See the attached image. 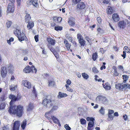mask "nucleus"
<instances>
[{"instance_id": "24", "label": "nucleus", "mask_w": 130, "mask_h": 130, "mask_svg": "<svg viewBox=\"0 0 130 130\" xmlns=\"http://www.w3.org/2000/svg\"><path fill=\"white\" fill-rule=\"evenodd\" d=\"M23 71L25 73H29L31 71V68L29 66L26 67L23 70Z\"/></svg>"}, {"instance_id": "57", "label": "nucleus", "mask_w": 130, "mask_h": 130, "mask_svg": "<svg viewBox=\"0 0 130 130\" xmlns=\"http://www.w3.org/2000/svg\"><path fill=\"white\" fill-rule=\"evenodd\" d=\"M58 108V107L57 106H54L53 107L51 110L52 111L55 110H57Z\"/></svg>"}, {"instance_id": "40", "label": "nucleus", "mask_w": 130, "mask_h": 130, "mask_svg": "<svg viewBox=\"0 0 130 130\" xmlns=\"http://www.w3.org/2000/svg\"><path fill=\"white\" fill-rule=\"evenodd\" d=\"M31 71L33 73H36L37 72V70L34 65H32L31 67Z\"/></svg>"}, {"instance_id": "9", "label": "nucleus", "mask_w": 130, "mask_h": 130, "mask_svg": "<svg viewBox=\"0 0 130 130\" xmlns=\"http://www.w3.org/2000/svg\"><path fill=\"white\" fill-rule=\"evenodd\" d=\"M38 0H29L27 2V4L28 5H32L34 6L37 8L38 6Z\"/></svg>"}, {"instance_id": "4", "label": "nucleus", "mask_w": 130, "mask_h": 130, "mask_svg": "<svg viewBox=\"0 0 130 130\" xmlns=\"http://www.w3.org/2000/svg\"><path fill=\"white\" fill-rule=\"evenodd\" d=\"M96 100L97 101L101 102L102 104L106 105H107L108 103V100L106 97L102 95L97 96L96 98Z\"/></svg>"}, {"instance_id": "54", "label": "nucleus", "mask_w": 130, "mask_h": 130, "mask_svg": "<svg viewBox=\"0 0 130 130\" xmlns=\"http://www.w3.org/2000/svg\"><path fill=\"white\" fill-rule=\"evenodd\" d=\"M22 51L23 56L24 55H25L28 53L27 50H23Z\"/></svg>"}, {"instance_id": "32", "label": "nucleus", "mask_w": 130, "mask_h": 130, "mask_svg": "<svg viewBox=\"0 0 130 130\" xmlns=\"http://www.w3.org/2000/svg\"><path fill=\"white\" fill-rule=\"evenodd\" d=\"M17 86H14V85H11L9 87L10 90L11 91H14L16 89Z\"/></svg>"}, {"instance_id": "2", "label": "nucleus", "mask_w": 130, "mask_h": 130, "mask_svg": "<svg viewBox=\"0 0 130 130\" xmlns=\"http://www.w3.org/2000/svg\"><path fill=\"white\" fill-rule=\"evenodd\" d=\"M13 32L15 35L17 37L19 41L20 42L24 40H26V39H27L25 34L23 32H21L20 29L16 28L15 30L13 31Z\"/></svg>"}, {"instance_id": "60", "label": "nucleus", "mask_w": 130, "mask_h": 130, "mask_svg": "<svg viewBox=\"0 0 130 130\" xmlns=\"http://www.w3.org/2000/svg\"><path fill=\"white\" fill-rule=\"evenodd\" d=\"M123 54L121 55V56L123 57V59L125 58L126 57V53L125 51H123Z\"/></svg>"}, {"instance_id": "29", "label": "nucleus", "mask_w": 130, "mask_h": 130, "mask_svg": "<svg viewBox=\"0 0 130 130\" xmlns=\"http://www.w3.org/2000/svg\"><path fill=\"white\" fill-rule=\"evenodd\" d=\"M68 22L70 26L73 27L75 25V22L73 21L71 19H69L68 21Z\"/></svg>"}, {"instance_id": "46", "label": "nucleus", "mask_w": 130, "mask_h": 130, "mask_svg": "<svg viewBox=\"0 0 130 130\" xmlns=\"http://www.w3.org/2000/svg\"><path fill=\"white\" fill-rule=\"evenodd\" d=\"M14 40V38L13 37H11L9 40H7V43L9 45L11 44V42H13Z\"/></svg>"}, {"instance_id": "22", "label": "nucleus", "mask_w": 130, "mask_h": 130, "mask_svg": "<svg viewBox=\"0 0 130 130\" xmlns=\"http://www.w3.org/2000/svg\"><path fill=\"white\" fill-rule=\"evenodd\" d=\"M26 15L25 17V22L26 23H27L30 21V20L31 19V17L29 14L26 13Z\"/></svg>"}, {"instance_id": "45", "label": "nucleus", "mask_w": 130, "mask_h": 130, "mask_svg": "<svg viewBox=\"0 0 130 130\" xmlns=\"http://www.w3.org/2000/svg\"><path fill=\"white\" fill-rule=\"evenodd\" d=\"M92 70L93 72L94 73H97L99 72L98 69L94 67H93Z\"/></svg>"}, {"instance_id": "27", "label": "nucleus", "mask_w": 130, "mask_h": 130, "mask_svg": "<svg viewBox=\"0 0 130 130\" xmlns=\"http://www.w3.org/2000/svg\"><path fill=\"white\" fill-rule=\"evenodd\" d=\"M27 121L25 119L22 122L21 124V127L23 129H24L26 125Z\"/></svg>"}, {"instance_id": "13", "label": "nucleus", "mask_w": 130, "mask_h": 130, "mask_svg": "<svg viewBox=\"0 0 130 130\" xmlns=\"http://www.w3.org/2000/svg\"><path fill=\"white\" fill-rule=\"evenodd\" d=\"M20 125V122L19 121H15L12 128V130H19Z\"/></svg>"}, {"instance_id": "42", "label": "nucleus", "mask_w": 130, "mask_h": 130, "mask_svg": "<svg viewBox=\"0 0 130 130\" xmlns=\"http://www.w3.org/2000/svg\"><path fill=\"white\" fill-rule=\"evenodd\" d=\"M12 24V22L11 21H8L6 23L7 27L9 28L10 27Z\"/></svg>"}, {"instance_id": "44", "label": "nucleus", "mask_w": 130, "mask_h": 130, "mask_svg": "<svg viewBox=\"0 0 130 130\" xmlns=\"http://www.w3.org/2000/svg\"><path fill=\"white\" fill-rule=\"evenodd\" d=\"M6 106V104L5 103H1L0 104V109H4Z\"/></svg>"}, {"instance_id": "48", "label": "nucleus", "mask_w": 130, "mask_h": 130, "mask_svg": "<svg viewBox=\"0 0 130 130\" xmlns=\"http://www.w3.org/2000/svg\"><path fill=\"white\" fill-rule=\"evenodd\" d=\"M64 127L66 130H71V127L67 124L64 125Z\"/></svg>"}, {"instance_id": "30", "label": "nucleus", "mask_w": 130, "mask_h": 130, "mask_svg": "<svg viewBox=\"0 0 130 130\" xmlns=\"http://www.w3.org/2000/svg\"><path fill=\"white\" fill-rule=\"evenodd\" d=\"M94 125V123H92L91 122H89L88 124L87 127V129L88 130H92V129L91 128L93 127Z\"/></svg>"}, {"instance_id": "5", "label": "nucleus", "mask_w": 130, "mask_h": 130, "mask_svg": "<svg viewBox=\"0 0 130 130\" xmlns=\"http://www.w3.org/2000/svg\"><path fill=\"white\" fill-rule=\"evenodd\" d=\"M42 104L43 106L46 108H50L52 106V104L51 99L44 98L43 99Z\"/></svg>"}, {"instance_id": "35", "label": "nucleus", "mask_w": 130, "mask_h": 130, "mask_svg": "<svg viewBox=\"0 0 130 130\" xmlns=\"http://www.w3.org/2000/svg\"><path fill=\"white\" fill-rule=\"evenodd\" d=\"M54 29L56 31L61 30L62 29V27L61 26H55Z\"/></svg>"}, {"instance_id": "39", "label": "nucleus", "mask_w": 130, "mask_h": 130, "mask_svg": "<svg viewBox=\"0 0 130 130\" xmlns=\"http://www.w3.org/2000/svg\"><path fill=\"white\" fill-rule=\"evenodd\" d=\"M53 54H54L55 57H56L57 60L58 61H60V58L59 57L58 54L57 53V52H55V53H54Z\"/></svg>"}, {"instance_id": "16", "label": "nucleus", "mask_w": 130, "mask_h": 130, "mask_svg": "<svg viewBox=\"0 0 130 130\" xmlns=\"http://www.w3.org/2000/svg\"><path fill=\"white\" fill-rule=\"evenodd\" d=\"M51 111L48 112H46L45 115V116L46 118H47L50 123H52V118L51 116H53L51 115Z\"/></svg>"}, {"instance_id": "56", "label": "nucleus", "mask_w": 130, "mask_h": 130, "mask_svg": "<svg viewBox=\"0 0 130 130\" xmlns=\"http://www.w3.org/2000/svg\"><path fill=\"white\" fill-rule=\"evenodd\" d=\"M95 79L96 81H98L99 82H101L102 81V79L101 78L99 79H98L97 78L98 77V76L97 75H95Z\"/></svg>"}, {"instance_id": "28", "label": "nucleus", "mask_w": 130, "mask_h": 130, "mask_svg": "<svg viewBox=\"0 0 130 130\" xmlns=\"http://www.w3.org/2000/svg\"><path fill=\"white\" fill-rule=\"evenodd\" d=\"M48 86H49L53 87L56 85L55 82L53 80H49L48 81Z\"/></svg>"}, {"instance_id": "52", "label": "nucleus", "mask_w": 130, "mask_h": 130, "mask_svg": "<svg viewBox=\"0 0 130 130\" xmlns=\"http://www.w3.org/2000/svg\"><path fill=\"white\" fill-rule=\"evenodd\" d=\"M97 20L99 24H101L102 22L101 19L100 17H98L97 19Z\"/></svg>"}, {"instance_id": "33", "label": "nucleus", "mask_w": 130, "mask_h": 130, "mask_svg": "<svg viewBox=\"0 0 130 130\" xmlns=\"http://www.w3.org/2000/svg\"><path fill=\"white\" fill-rule=\"evenodd\" d=\"M123 79V82L125 83L127 80L128 76L126 75H123L122 76Z\"/></svg>"}, {"instance_id": "11", "label": "nucleus", "mask_w": 130, "mask_h": 130, "mask_svg": "<svg viewBox=\"0 0 130 130\" xmlns=\"http://www.w3.org/2000/svg\"><path fill=\"white\" fill-rule=\"evenodd\" d=\"M127 25L126 23L124 20L119 21L118 23V25L119 28L120 29H123Z\"/></svg>"}, {"instance_id": "59", "label": "nucleus", "mask_w": 130, "mask_h": 130, "mask_svg": "<svg viewBox=\"0 0 130 130\" xmlns=\"http://www.w3.org/2000/svg\"><path fill=\"white\" fill-rule=\"evenodd\" d=\"M34 38L36 42H37L38 41V36L36 35L35 36Z\"/></svg>"}, {"instance_id": "55", "label": "nucleus", "mask_w": 130, "mask_h": 130, "mask_svg": "<svg viewBox=\"0 0 130 130\" xmlns=\"http://www.w3.org/2000/svg\"><path fill=\"white\" fill-rule=\"evenodd\" d=\"M22 97V96L21 95H19V94H18L17 97H16L17 101H18L19 100L21 99Z\"/></svg>"}, {"instance_id": "15", "label": "nucleus", "mask_w": 130, "mask_h": 130, "mask_svg": "<svg viewBox=\"0 0 130 130\" xmlns=\"http://www.w3.org/2000/svg\"><path fill=\"white\" fill-rule=\"evenodd\" d=\"M53 21L57 24L59 23L62 20V18L61 17H53Z\"/></svg>"}, {"instance_id": "61", "label": "nucleus", "mask_w": 130, "mask_h": 130, "mask_svg": "<svg viewBox=\"0 0 130 130\" xmlns=\"http://www.w3.org/2000/svg\"><path fill=\"white\" fill-rule=\"evenodd\" d=\"M67 84L66 85H67L69 86V85H70L71 84V81L69 79H68L66 82Z\"/></svg>"}, {"instance_id": "6", "label": "nucleus", "mask_w": 130, "mask_h": 130, "mask_svg": "<svg viewBox=\"0 0 130 130\" xmlns=\"http://www.w3.org/2000/svg\"><path fill=\"white\" fill-rule=\"evenodd\" d=\"M0 72L1 76L2 78H5L6 77L7 74L6 64L2 66L1 68Z\"/></svg>"}, {"instance_id": "62", "label": "nucleus", "mask_w": 130, "mask_h": 130, "mask_svg": "<svg viewBox=\"0 0 130 130\" xmlns=\"http://www.w3.org/2000/svg\"><path fill=\"white\" fill-rule=\"evenodd\" d=\"M123 118L124 119L125 121H126L128 118L127 115H123Z\"/></svg>"}, {"instance_id": "19", "label": "nucleus", "mask_w": 130, "mask_h": 130, "mask_svg": "<svg viewBox=\"0 0 130 130\" xmlns=\"http://www.w3.org/2000/svg\"><path fill=\"white\" fill-rule=\"evenodd\" d=\"M34 104L31 102H30L27 107V110L28 111H31L34 108Z\"/></svg>"}, {"instance_id": "18", "label": "nucleus", "mask_w": 130, "mask_h": 130, "mask_svg": "<svg viewBox=\"0 0 130 130\" xmlns=\"http://www.w3.org/2000/svg\"><path fill=\"white\" fill-rule=\"evenodd\" d=\"M64 43L65 45V46L66 47L67 50L69 51L71 45L69 43L68 41L66 39H64Z\"/></svg>"}, {"instance_id": "41", "label": "nucleus", "mask_w": 130, "mask_h": 130, "mask_svg": "<svg viewBox=\"0 0 130 130\" xmlns=\"http://www.w3.org/2000/svg\"><path fill=\"white\" fill-rule=\"evenodd\" d=\"M14 67L13 65L11 64H10L8 66V69L9 70L10 72H12L13 71Z\"/></svg>"}, {"instance_id": "64", "label": "nucleus", "mask_w": 130, "mask_h": 130, "mask_svg": "<svg viewBox=\"0 0 130 130\" xmlns=\"http://www.w3.org/2000/svg\"><path fill=\"white\" fill-rule=\"evenodd\" d=\"M108 116L109 118L110 119L112 120L113 119V116L112 115V114H108Z\"/></svg>"}, {"instance_id": "14", "label": "nucleus", "mask_w": 130, "mask_h": 130, "mask_svg": "<svg viewBox=\"0 0 130 130\" xmlns=\"http://www.w3.org/2000/svg\"><path fill=\"white\" fill-rule=\"evenodd\" d=\"M112 18L114 22H118L120 19L119 15L117 13H114L112 16Z\"/></svg>"}, {"instance_id": "12", "label": "nucleus", "mask_w": 130, "mask_h": 130, "mask_svg": "<svg viewBox=\"0 0 130 130\" xmlns=\"http://www.w3.org/2000/svg\"><path fill=\"white\" fill-rule=\"evenodd\" d=\"M85 7V5L84 2H79L77 4L75 9L77 10H79L84 8Z\"/></svg>"}, {"instance_id": "7", "label": "nucleus", "mask_w": 130, "mask_h": 130, "mask_svg": "<svg viewBox=\"0 0 130 130\" xmlns=\"http://www.w3.org/2000/svg\"><path fill=\"white\" fill-rule=\"evenodd\" d=\"M14 3L10 2L9 3L7 9V13L13 12H14L15 8V6L14 5Z\"/></svg>"}, {"instance_id": "43", "label": "nucleus", "mask_w": 130, "mask_h": 130, "mask_svg": "<svg viewBox=\"0 0 130 130\" xmlns=\"http://www.w3.org/2000/svg\"><path fill=\"white\" fill-rule=\"evenodd\" d=\"M65 87L66 88V89L67 90L70 92H72L73 91V89L67 85H65Z\"/></svg>"}, {"instance_id": "31", "label": "nucleus", "mask_w": 130, "mask_h": 130, "mask_svg": "<svg viewBox=\"0 0 130 130\" xmlns=\"http://www.w3.org/2000/svg\"><path fill=\"white\" fill-rule=\"evenodd\" d=\"M54 122L55 123L57 124L59 121V120L56 117H54V116H51Z\"/></svg>"}, {"instance_id": "3", "label": "nucleus", "mask_w": 130, "mask_h": 130, "mask_svg": "<svg viewBox=\"0 0 130 130\" xmlns=\"http://www.w3.org/2000/svg\"><path fill=\"white\" fill-rule=\"evenodd\" d=\"M115 87L121 91L124 90V91L127 92L130 90V85L128 83H118L115 85Z\"/></svg>"}, {"instance_id": "58", "label": "nucleus", "mask_w": 130, "mask_h": 130, "mask_svg": "<svg viewBox=\"0 0 130 130\" xmlns=\"http://www.w3.org/2000/svg\"><path fill=\"white\" fill-rule=\"evenodd\" d=\"M104 4H108L109 3V0H102Z\"/></svg>"}, {"instance_id": "21", "label": "nucleus", "mask_w": 130, "mask_h": 130, "mask_svg": "<svg viewBox=\"0 0 130 130\" xmlns=\"http://www.w3.org/2000/svg\"><path fill=\"white\" fill-rule=\"evenodd\" d=\"M46 39L48 43L53 45H54L55 44V41L53 39L47 38Z\"/></svg>"}, {"instance_id": "53", "label": "nucleus", "mask_w": 130, "mask_h": 130, "mask_svg": "<svg viewBox=\"0 0 130 130\" xmlns=\"http://www.w3.org/2000/svg\"><path fill=\"white\" fill-rule=\"evenodd\" d=\"M97 30L98 31V33L99 34H101L103 32L102 29L100 27H99L98 28Z\"/></svg>"}, {"instance_id": "1", "label": "nucleus", "mask_w": 130, "mask_h": 130, "mask_svg": "<svg viewBox=\"0 0 130 130\" xmlns=\"http://www.w3.org/2000/svg\"><path fill=\"white\" fill-rule=\"evenodd\" d=\"M9 98L11 100L10 102V106L8 110L10 114L16 115L17 116L21 117L23 113V107L20 105L17 106L15 105L12 106L13 103L17 101L16 97L14 95H10Z\"/></svg>"}, {"instance_id": "47", "label": "nucleus", "mask_w": 130, "mask_h": 130, "mask_svg": "<svg viewBox=\"0 0 130 130\" xmlns=\"http://www.w3.org/2000/svg\"><path fill=\"white\" fill-rule=\"evenodd\" d=\"M80 121V122L81 123L82 125L85 124H86V121L83 118L81 119Z\"/></svg>"}, {"instance_id": "20", "label": "nucleus", "mask_w": 130, "mask_h": 130, "mask_svg": "<svg viewBox=\"0 0 130 130\" xmlns=\"http://www.w3.org/2000/svg\"><path fill=\"white\" fill-rule=\"evenodd\" d=\"M27 27L28 29L29 30L32 29L34 26V23L32 21H30L27 23Z\"/></svg>"}, {"instance_id": "36", "label": "nucleus", "mask_w": 130, "mask_h": 130, "mask_svg": "<svg viewBox=\"0 0 130 130\" xmlns=\"http://www.w3.org/2000/svg\"><path fill=\"white\" fill-rule=\"evenodd\" d=\"M82 75L83 78L86 79H88L89 77V75L85 73H82Z\"/></svg>"}, {"instance_id": "23", "label": "nucleus", "mask_w": 130, "mask_h": 130, "mask_svg": "<svg viewBox=\"0 0 130 130\" xmlns=\"http://www.w3.org/2000/svg\"><path fill=\"white\" fill-rule=\"evenodd\" d=\"M107 13L108 14H111L113 12V9L110 6H108L106 9Z\"/></svg>"}, {"instance_id": "51", "label": "nucleus", "mask_w": 130, "mask_h": 130, "mask_svg": "<svg viewBox=\"0 0 130 130\" xmlns=\"http://www.w3.org/2000/svg\"><path fill=\"white\" fill-rule=\"evenodd\" d=\"M99 112L102 115L104 114V111L103 107H101V109L99 110Z\"/></svg>"}, {"instance_id": "34", "label": "nucleus", "mask_w": 130, "mask_h": 130, "mask_svg": "<svg viewBox=\"0 0 130 130\" xmlns=\"http://www.w3.org/2000/svg\"><path fill=\"white\" fill-rule=\"evenodd\" d=\"M7 98L5 95L4 94L2 95L0 98V101L3 102L5 101L6 99Z\"/></svg>"}, {"instance_id": "25", "label": "nucleus", "mask_w": 130, "mask_h": 130, "mask_svg": "<svg viewBox=\"0 0 130 130\" xmlns=\"http://www.w3.org/2000/svg\"><path fill=\"white\" fill-rule=\"evenodd\" d=\"M98 57V53L97 52H96L92 54V58L93 61H95Z\"/></svg>"}, {"instance_id": "8", "label": "nucleus", "mask_w": 130, "mask_h": 130, "mask_svg": "<svg viewBox=\"0 0 130 130\" xmlns=\"http://www.w3.org/2000/svg\"><path fill=\"white\" fill-rule=\"evenodd\" d=\"M77 39L81 46H84L85 45L86 42L83 39V38L81 35L78 34L77 35Z\"/></svg>"}, {"instance_id": "38", "label": "nucleus", "mask_w": 130, "mask_h": 130, "mask_svg": "<svg viewBox=\"0 0 130 130\" xmlns=\"http://www.w3.org/2000/svg\"><path fill=\"white\" fill-rule=\"evenodd\" d=\"M48 48L50 49V51L53 53V54L56 52L55 50V49L53 47L50 46L49 44L48 45Z\"/></svg>"}, {"instance_id": "37", "label": "nucleus", "mask_w": 130, "mask_h": 130, "mask_svg": "<svg viewBox=\"0 0 130 130\" xmlns=\"http://www.w3.org/2000/svg\"><path fill=\"white\" fill-rule=\"evenodd\" d=\"M81 0H72V5H76L78 4L81 1Z\"/></svg>"}, {"instance_id": "50", "label": "nucleus", "mask_w": 130, "mask_h": 130, "mask_svg": "<svg viewBox=\"0 0 130 130\" xmlns=\"http://www.w3.org/2000/svg\"><path fill=\"white\" fill-rule=\"evenodd\" d=\"M119 75V73L117 72V70L114 71L113 73V76L116 77L118 76Z\"/></svg>"}, {"instance_id": "63", "label": "nucleus", "mask_w": 130, "mask_h": 130, "mask_svg": "<svg viewBox=\"0 0 130 130\" xmlns=\"http://www.w3.org/2000/svg\"><path fill=\"white\" fill-rule=\"evenodd\" d=\"M114 112V111L112 110L109 109L108 110V114H112Z\"/></svg>"}, {"instance_id": "17", "label": "nucleus", "mask_w": 130, "mask_h": 130, "mask_svg": "<svg viewBox=\"0 0 130 130\" xmlns=\"http://www.w3.org/2000/svg\"><path fill=\"white\" fill-rule=\"evenodd\" d=\"M102 85L103 87L106 90H109L111 89V86L110 84L108 82L106 83L105 84L104 83H103Z\"/></svg>"}, {"instance_id": "49", "label": "nucleus", "mask_w": 130, "mask_h": 130, "mask_svg": "<svg viewBox=\"0 0 130 130\" xmlns=\"http://www.w3.org/2000/svg\"><path fill=\"white\" fill-rule=\"evenodd\" d=\"M32 92H33V93L35 95V97H37V93L36 92L35 88V87L34 86L33 87V90H32Z\"/></svg>"}, {"instance_id": "26", "label": "nucleus", "mask_w": 130, "mask_h": 130, "mask_svg": "<svg viewBox=\"0 0 130 130\" xmlns=\"http://www.w3.org/2000/svg\"><path fill=\"white\" fill-rule=\"evenodd\" d=\"M67 94L65 93H62L61 92H59L58 93V97L59 98H62L66 97L67 96Z\"/></svg>"}, {"instance_id": "10", "label": "nucleus", "mask_w": 130, "mask_h": 130, "mask_svg": "<svg viewBox=\"0 0 130 130\" xmlns=\"http://www.w3.org/2000/svg\"><path fill=\"white\" fill-rule=\"evenodd\" d=\"M22 83L24 86L28 89H30L31 87V83L26 80H23L22 81Z\"/></svg>"}]
</instances>
